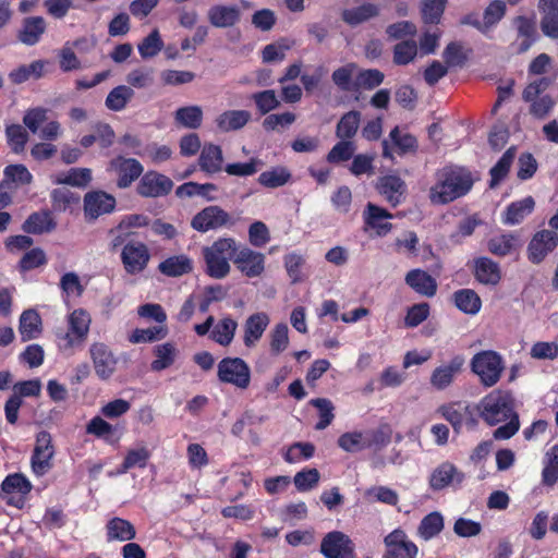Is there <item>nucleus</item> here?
Here are the masks:
<instances>
[{
    "mask_svg": "<svg viewBox=\"0 0 558 558\" xmlns=\"http://www.w3.org/2000/svg\"><path fill=\"white\" fill-rule=\"evenodd\" d=\"M461 483L463 474L451 463H442L432 474L429 483L433 489H442L453 481Z\"/></svg>",
    "mask_w": 558,
    "mask_h": 558,
    "instance_id": "c85d7f7f",
    "label": "nucleus"
},
{
    "mask_svg": "<svg viewBox=\"0 0 558 558\" xmlns=\"http://www.w3.org/2000/svg\"><path fill=\"white\" fill-rule=\"evenodd\" d=\"M387 551L384 558H415L417 547L405 539V534L395 530L385 538Z\"/></svg>",
    "mask_w": 558,
    "mask_h": 558,
    "instance_id": "f3484780",
    "label": "nucleus"
},
{
    "mask_svg": "<svg viewBox=\"0 0 558 558\" xmlns=\"http://www.w3.org/2000/svg\"><path fill=\"white\" fill-rule=\"evenodd\" d=\"M405 282L415 292H417L422 295L430 298L436 294V291H437L436 280L424 270L413 269V270L409 271L405 276Z\"/></svg>",
    "mask_w": 558,
    "mask_h": 558,
    "instance_id": "b1692460",
    "label": "nucleus"
},
{
    "mask_svg": "<svg viewBox=\"0 0 558 558\" xmlns=\"http://www.w3.org/2000/svg\"><path fill=\"white\" fill-rule=\"evenodd\" d=\"M156 360L150 364V368L154 372H160L170 367L175 360L177 349L173 343L166 342L163 344L156 345L154 349Z\"/></svg>",
    "mask_w": 558,
    "mask_h": 558,
    "instance_id": "ea45409f",
    "label": "nucleus"
},
{
    "mask_svg": "<svg viewBox=\"0 0 558 558\" xmlns=\"http://www.w3.org/2000/svg\"><path fill=\"white\" fill-rule=\"evenodd\" d=\"M517 246V236L513 234H501L498 236L492 238L487 242L488 251L496 256H507L512 251L515 250Z\"/></svg>",
    "mask_w": 558,
    "mask_h": 558,
    "instance_id": "09e8293b",
    "label": "nucleus"
},
{
    "mask_svg": "<svg viewBox=\"0 0 558 558\" xmlns=\"http://www.w3.org/2000/svg\"><path fill=\"white\" fill-rule=\"evenodd\" d=\"M463 364L464 359L461 355H457L448 364L435 368L430 376V385L437 390L446 389L462 371Z\"/></svg>",
    "mask_w": 558,
    "mask_h": 558,
    "instance_id": "6ab92c4d",
    "label": "nucleus"
},
{
    "mask_svg": "<svg viewBox=\"0 0 558 558\" xmlns=\"http://www.w3.org/2000/svg\"><path fill=\"white\" fill-rule=\"evenodd\" d=\"M174 122L183 128L196 130L203 122V110L199 106L181 107L174 112Z\"/></svg>",
    "mask_w": 558,
    "mask_h": 558,
    "instance_id": "72a5a7b5",
    "label": "nucleus"
},
{
    "mask_svg": "<svg viewBox=\"0 0 558 558\" xmlns=\"http://www.w3.org/2000/svg\"><path fill=\"white\" fill-rule=\"evenodd\" d=\"M470 171L463 168H444L438 173V182L429 191L434 204H447L465 195L473 186Z\"/></svg>",
    "mask_w": 558,
    "mask_h": 558,
    "instance_id": "f03ea898",
    "label": "nucleus"
},
{
    "mask_svg": "<svg viewBox=\"0 0 558 558\" xmlns=\"http://www.w3.org/2000/svg\"><path fill=\"white\" fill-rule=\"evenodd\" d=\"M223 155L220 146L206 144L199 155L198 165L207 173H217L221 171Z\"/></svg>",
    "mask_w": 558,
    "mask_h": 558,
    "instance_id": "bb28decb",
    "label": "nucleus"
},
{
    "mask_svg": "<svg viewBox=\"0 0 558 558\" xmlns=\"http://www.w3.org/2000/svg\"><path fill=\"white\" fill-rule=\"evenodd\" d=\"M41 319L35 310H26L20 317L19 330L22 341H29L40 333Z\"/></svg>",
    "mask_w": 558,
    "mask_h": 558,
    "instance_id": "c756f323",
    "label": "nucleus"
},
{
    "mask_svg": "<svg viewBox=\"0 0 558 558\" xmlns=\"http://www.w3.org/2000/svg\"><path fill=\"white\" fill-rule=\"evenodd\" d=\"M154 73L151 68H138L126 75V82L130 87L148 88L154 84Z\"/></svg>",
    "mask_w": 558,
    "mask_h": 558,
    "instance_id": "680f3d73",
    "label": "nucleus"
},
{
    "mask_svg": "<svg viewBox=\"0 0 558 558\" xmlns=\"http://www.w3.org/2000/svg\"><path fill=\"white\" fill-rule=\"evenodd\" d=\"M150 459V451L147 447L142 446L138 448H131L126 451L125 458L119 469L116 471V474H124L130 469L146 468L148 461Z\"/></svg>",
    "mask_w": 558,
    "mask_h": 558,
    "instance_id": "473e14b6",
    "label": "nucleus"
},
{
    "mask_svg": "<svg viewBox=\"0 0 558 558\" xmlns=\"http://www.w3.org/2000/svg\"><path fill=\"white\" fill-rule=\"evenodd\" d=\"M289 328L286 323H280L275 326L270 332V351L274 355L283 352L289 344Z\"/></svg>",
    "mask_w": 558,
    "mask_h": 558,
    "instance_id": "6e6d98bb",
    "label": "nucleus"
},
{
    "mask_svg": "<svg viewBox=\"0 0 558 558\" xmlns=\"http://www.w3.org/2000/svg\"><path fill=\"white\" fill-rule=\"evenodd\" d=\"M385 74L377 69L360 70L353 82V90H372L383 84Z\"/></svg>",
    "mask_w": 558,
    "mask_h": 558,
    "instance_id": "a19ab883",
    "label": "nucleus"
},
{
    "mask_svg": "<svg viewBox=\"0 0 558 558\" xmlns=\"http://www.w3.org/2000/svg\"><path fill=\"white\" fill-rule=\"evenodd\" d=\"M548 464L543 470V483L553 486L558 480V445H555L548 452Z\"/></svg>",
    "mask_w": 558,
    "mask_h": 558,
    "instance_id": "774afa93",
    "label": "nucleus"
},
{
    "mask_svg": "<svg viewBox=\"0 0 558 558\" xmlns=\"http://www.w3.org/2000/svg\"><path fill=\"white\" fill-rule=\"evenodd\" d=\"M163 47L158 29H154L138 44V52L143 59L157 56Z\"/></svg>",
    "mask_w": 558,
    "mask_h": 558,
    "instance_id": "13d9d810",
    "label": "nucleus"
},
{
    "mask_svg": "<svg viewBox=\"0 0 558 558\" xmlns=\"http://www.w3.org/2000/svg\"><path fill=\"white\" fill-rule=\"evenodd\" d=\"M438 412L452 425L457 433L460 432L465 416L470 413L469 407L461 403L441 405Z\"/></svg>",
    "mask_w": 558,
    "mask_h": 558,
    "instance_id": "c03bdc74",
    "label": "nucleus"
},
{
    "mask_svg": "<svg viewBox=\"0 0 558 558\" xmlns=\"http://www.w3.org/2000/svg\"><path fill=\"white\" fill-rule=\"evenodd\" d=\"M447 0H424L422 19L426 24H438L445 11Z\"/></svg>",
    "mask_w": 558,
    "mask_h": 558,
    "instance_id": "5fc2aeb1",
    "label": "nucleus"
},
{
    "mask_svg": "<svg viewBox=\"0 0 558 558\" xmlns=\"http://www.w3.org/2000/svg\"><path fill=\"white\" fill-rule=\"evenodd\" d=\"M5 136L13 153L24 151L28 142V133L21 124H10L5 128Z\"/></svg>",
    "mask_w": 558,
    "mask_h": 558,
    "instance_id": "8fccbe9b",
    "label": "nucleus"
},
{
    "mask_svg": "<svg viewBox=\"0 0 558 558\" xmlns=\"http://www.w3.org/2000/svg\"><path fill=\"white\" fill-rule=\"evenodd\" d=\"M217 376L221 383L246 389L251 383L248 365L240 357H225L218 363Z\"/></svg>",
    "mask_w": 558,
    "mask_h": 558,
    "instance_id": "39448f33",
    "label": "nucleus"
},
{
    "mask_svg": "<svg viewBox=\"0 0 558 558\" xmlns=\"http://www.w3.org/2000/svg\"><path fill=\"white\" fill-rule=\"evenodd\" d=\"M110 169L118 174L117 185L129 187L143 173V166L134 158L119 156L110 161Z\"/></svg>",
    "mask_w": 558,
    "mask_h": 558,
    "instance_id": "9b49d317",
    "label": "nucleus"
},
{
    "mask_svg": "<svg viewBox=\"0 0 558 558\" xmlns=\"http://www.w3.org/2000/svg\"><path fill=\"white\" fill-rule=\"evenodd\" d=\"M54 454L51 435L43 430L36 437V446L32 457V469L38 476L44 475L51 468L50 460Z\"/></svg>",
    "mask_w": 558,
    "mask_h": 558,
    "instance_id": "1a4fd4ad",
    "label": "nucleus"
},
{
    "mask_svg": "<svg viewBox=\"0 0 558 558\" xmlns=\"http://www.w3.org/2000/svg\"><path fill=\"white\" fill-rule=\"evenodd\" d=\"M51 201L54 210L65 211L72 204L80 203V195L66 187H59L51 192Z\"/></svg>",
    "mask_w": 558,
    "mask_h": 558,
    "instance_id": "603ef678",
    "label": "nucleus"
},
{
    "mask_svg": "<svg viewBox=\"0 0 558 558\" xmlns=\"http://www.w3.org/2000/svg\"><path fill=\"white\" fill-rule=\"evenodd\" d=\"M135 93L132 87L119 85L110 90L106 98V107L112 111H121L133 99Z\"/></svg>",
    "mask_w": 558,
    "mask_h": 558,
    "instance_id": "c9c22d12",
    "label": "nucleus"
},
{
    "mask_svg": "<svg viewBox=\"0 0 558 558\" xmlns=\"http://www.w3.org/2000/svg\"><path fill=\"white\" fill-rule=\"evenodd\" d=\"M320 553L326 558H353L354 544L343 532L332 531L323 537Z\"/></svg>",
    "mask_w": 558,
    "mask_h": 558,
    "instance_id": "423d86ee",
    "label": "nucleus"
},
{
    "mask_svg": "<svg viewBox=\"0 0 558 558\" xmlns=\"http://www.w3.org/2000/svg\"><path fill=\"white\" fill-rule=\"evenodd\" d=\"M252 99L254 100L259 113L263 116L280 106V100L272 89L254 93L252 95Z\"/></svg>",
    "mask_w": 558,
    "mask_h": 558,
    "instance_id": "864d4df0",
    "label": "nucleus"
},
{
    "mask_svg": "<svg viewBox=\"0 0 558 558\" xmlns=\"http://www.w3.org/2000/svg\"><path fill=\"white\" fill-rule=\"evenodd\" d=\"M290 179V171L284 167H278L260 173L258 182L265 187L276 189L288 183Z\"/></svg>",
    "mask_w": 558,
    "mask_h": 558,
    "instance_id": "49530a36",
    "label": "nucleus"
},
{
    "mask_svg": "<svg viewBox=\"0 0 558 558\" xmlns=\"http://www.w3.org/2000/svg\"><path fill=\"white\" fill-rule=\"evenodd\" d=\"M515 154L517 148L514 146L509 147L497 161V163L490 169V187L498 185V183L508 174L509 169L514 160Z\"/></svg>",
    "mask_w": 558,
    "mask_h": 558,
    "instance_id": "79ce46f5",
    "label": "nucleus"
},
{
    "mask_svg": "<svg viewBox=\"0 0 558 558\" xmlns=\"http://www.w3.org/2000/svg\"><path fill=\"white\" fill-rule=\"evenodd\" d=\"M474 276L483 284L496 286L501 279V271L496 262L488 257H478L474 260Z\"/></svg>",
    "mask_w": 558,
    "mask_h": 558,
    "instance_id": "4be33fe9",
    "label": "nucleus"
},
{
    "mask_svg": "<svg viewBox=\"0 0 558 558\" xmlns=\"http://www.w3.org/2000/svg\"><path fill=\"white\" fill-rule=\"evenodd\" d=\"M238 323L231 317H225L214 327L210 338L220 345H229L235 335Z\"/></svg>",
    "mask_w": 558,
    "mask_h": 558,
    "instance_id": "4c0bfd02",
    "label": "nucleus"
},
{
    "mask_svg": "<svg viewBox=\"0 0 558 558\" xmlns=\"http://www.w3.org/2000/svg\"><path fill=\"white\" fill-rule=\"evenodd\" d=\"M70 331L65 335V338L69 340V344L73 345L72 336L78 341H83L89 330L90 325V316L84 310H75L69 317Z\"/></svg>",
    "mask_w": 558,
    "mask_h": 558,
    "instance_id": "cd10ccee",
    "label": "nucleus"
},
{
    "mask_svg": "<svg viewBox=\"0 0 558 558\" xmlns=\"http://www.w3.org/2000/svg\"><path fill=\"white\" fill-rule=\"evenodd\" d=\"M251 120V113L246 110H228L219 114L215 123L219 131L227 133L244 128Z\"/></svg>",
    "mask_w": 558,
    "mask_h": 558,
    "instance_id": "393cba45",
    "label": "nucleus"
},
{
    "mask_svg": "<svg viewBox=\"0 0 558 558\" xmlns=\"http://www.w3.org/2000/svg\"><path fill=\"white\" fill-rule=\"evenodd\" d=\"M45 62L37 60L28 65H22L9 75L14 84H22L31 77L40 78L44 75Z\"/></svg>",
    "mask_w": 558,
    "mask_h": 558,
    "instance_id": "de8ad7c7",
    "label": "nucleus"
},
{
    "mask_svg": "<svg viewBox=\"0 0 558 558\" xmlns=\"http://www.w3.org/2000/svg\"><path fill=\"white\" fill-rule=\"evenodd\" d=\"M378 8L372 3H364L357 8L345 9L341 13L342 21L350 26H357L378 15Z\"/></svg>",
    "mask_w": 558,
    "mask_h": 558,
    "instance_id": "2f4dec72",
    "label": "nucleus"
},
{
    "mask_svg": "<svg viewBox=\"0 0 558 558\" xmlns=\"http://www.w3.org/2000/svg\"><path fill=\"white\" fill-rule=\"evenodd\" d=\"M90 355L95 372L101 379H108L116 372L117 359L104 343H94L90 347Z\"/></svg>",
    "mask_w": 558,
    "mask_h": 558,
    "instance_id": "dca6fc26",
    "label": "nucleus"
},
{
    "mask_svg": "<svg viewBox=\"0 0 558 558\" xmlns=\"http://www.w3.org/2000/svg\"><path fill=\"white\" fill-rule=\"evenodd\" d=\"M149 257L148 248L143 243H128L121 254L124 268L129 274L143 271Z\"/></svg>",
    "mask_w": 558,
    "mask_h": 558,
    "instance_id": "4468645a",
    "label": "nucleus"
},
{
    "mask_svg": "<svg viewBox=\"0 0 558 558\" xmlns=\"http://www.w3.org/2000/svg\"><path fill=\"white\" fill-rule=\"evenodd\" d=\"M377 190L393 207L404 201L407 184L398 175H384L378 179Z\"/></svg>",
    "mask_w": 558,
    "mask_h": 558,
    "instance_id": "a211bd4d",
    "label": "nucleus"
},
{
    "mask_svg": "<svg viewBox=\"0 0 558 558\" xmlns=\"http://www.w3.org/2000/svg\"><path fill=\"white\" fill-rule=\"evenodd\" d=\"M338 446L347 452H357L366 449L364 432H349L338 438Z\"/></svg>",
    "mask_w": 558,
    "mask_h": 558,
    "instance_id": "bf43d9fd",
    "label": "nucleus"
},
{
    "mask_svg": "<svg viewBox=\"0 0 558 558\" xmlns=\"http://www.w3.org/2000/svg\"><path fill=\"white\" fill-rule=\"evenodd\" d=\"M355 149V145L352 141L341 140L327 154L326 159L329 163L348 161L353 157Z\"/></svg>",
    "mask_w": 558,
    "mask_h": 558,
    "instance_id": "3c124183",
    "label": "nucleus"
},
{
    "mask_svg": "<svg viewBox=\"0 0 558 558\" xmlns=\"http://www.w3.org/2000/svg\"><path fill=\"white\" fill-rule=\"evenodd\" d=\"M557 245V232L551 230H542L533 236L529 244V259L534 264H539L548 253L556 248Z\"/></svg>",
    "mask_w": 558,
    "mask_h": 558,
    "instance_id": "ddd939ff",
    "label": "nucleus"
},
{
    "mask_svg": "<svg viewBox=\"0 0 558 558\" xmlns=\"http://www.w3.org/2000/svg\"><path fill=\"white\" fill-rule=\"evenodd\" d=\"M233 263L245 276L254 278L265 269V255L248 247L235 248Z\"/></svg>",
    "mask_w": 558,
    "mask_h": 558,
    "instance_id": "f8f14e48",
    "label": "nucleus"
},
{
    "mask_svg": "<svg viewBox=\"0 0 558 558\" xmlns=\"http://www.w3.org/2000/svg\"><path fill=\"white\" fill-rule=\"evenodd\" d=\"M310 403L313 407L317 408L318 411H319L320 420L316 424L315 428L317 430L325 429L328 425H330V423L332 422V420L335 417V415H333V410H335L333 404L331 403L330 400L325 399V398L312 399L310 401Z\"/></svg>",
    "mask_w": 558,
    "mask_h": 558,
    "instance_id": "e2e57ef3",
    "label": "nucleus"
},
{
    "mask_svg": "<svg viewBox=\"0 0 558 558\" xmlns=\"http://www.w3.org/2000/svg\"><path fill=\"white\" fill-rule=\"evenodd\" d=\"M365 497L372 501H378L388 506H396L399 501L397 492L386 486H374L365 492Z\"/></svg>",
    "mask_w": 558,
    "mask_h": 558,
    "instance_id": "69168bd1",
    "label": "nucleus"
},
{
    "mask_svg": "<svg viewBox=\"0 0 558 558\" xmlns=\"http://www.w3.org/2000/svg\"><path fill=\"white\" fill-rule=\"evenodd\" d=\"M361 122V112L352 110L344 113L336 128V136L340 140L350 141L355 136Z\"/></svg>",
    "mask_w": 558,
    "mask_h": 558,
    "instance_id": "f704fd0d",
    "label": "nucleus"
},
{
    "mask_svg": "<svg viewBox=\"0 0 558 558\" xmlns=\"http://www.w3.org/2000/svg\"><path fill=\"white\" fill-rule=\"evenodd\" d=\"M57 223L54 222L51 214L47 210L33 213L23 222L22 230L26 233L43 234L51 232L56 229Z\"/></svg>",
    "mask_w": 558,
    "mask_h": 558,
    "instance_id": "a878e982",
    "label": "nucleus"
},
{
    "mask_svg": "<svg viewBox=\"0 0 558 558\" xmlns=\"http://www.w3.org/2000/svg\"><path fill=\"white\" fill-rule=\"evenodd\" d=\"M235 241L223 238L203 248L206 274L215 279H223L230 272V259H234Z\"/></svg>",
    "mask_w": 558,
    "mask_h": 558,
    "instance_id": "7ed1b4c3",
    "label": "nucleus"
},
{
    "mask_svg": "<svg viewBox=\"0 0 558 558\" xmlns=\"http://www.w3.org/2000/svg\"><path fill=\"white\" fill-rule=\"evenodd\" d=\"M47 31V22L43 16H27L21 22L16 32L17 40L25 46H35Z\"/></svg>",
    "mask_w": 558,
    "mask_h": 558,
    "instance_id": "2eb2a0df",
    "label": "nucleus"
},
{
    "mask_svg": "<svg viewBox=\"0 0 558 558\" xmlns=\"http://www.w3.org/2000/svg\"><path fill=\"white\" fill-rule=\"evenodd\" d=\"M392 218V215L373 203H368L364 210V221L367 228L376 231L379 236L386 235L391 231L392 225L387 219Z\"/></svg>",
    "mask_w": 558,
    "mask_h": 558,
    "instance_id": "aec40b11",
    "label": "nucleus"
},
{
    "mask_svg": "<svg viewBox=\"0 0 558 558\" xmlns=\"http://www.w3.org/2000/svg\"><path fill=\"white\" fill-rule=\"evenodd\" d=\"M456 306L466 313V314H476L480 312L482 306V301L478 294L471 289H462L453 294Z\"/></svg>",
    "mask_w": 558,
    "mask_h": 558,
    "instance_id": "e433bc0d",
    "label": "nucleus"
},
{
    "mask_svg": "<svg viewBox=\"0 0 558 558\" xmlns=\"http://www.w3.org/2000/svg\"><path fill=\"white\" fill-rule=\"evenodd\" d=\"M3 173L4 179L0 183L1 189H11L12 185L19 186L29 184L33 180V177L28 169L21 163L10 165L5 167Z\"/></svg>",
    "mask_w": 558,
    "mask_h": 558,
    "instance_id": "7c9ffc66",
    "label": "nucleus"
},
{
    "mask_svg": "<svg viewBox=\"0 0 558 558\" xmlns=\"http://www.w3.org/2000/svg\"><path fill=\"white\" fill-rule=\"evenodd\" d=\"M107 530L109 539H118L120 542L131 541L136 535L133 524L121 518L111 519L107 524Z\"/></svg>",
    "mask_w": 558,
    "mask_h": 558,
    "instance_id": "58836bf2",
    "label": "nucleus"
},
{
    "mask_svg": "<svg viewBox=\"0 0 558 558\" xmlns=\"http://www.w3.org/2000/svg\"><path fill=\"white\" fill-rule=\"evenodd\" d=\"M417 54V45L414 40H404L395 46L393 62L405 65L414 60Z\"/></svg>",
    "mask_w": 558,
    "mask_h": 558,
    "instance_id": "052dcab7",
    "label": "nucleus"
},
{
    "mask_svg": "<svg viewBox=\"0 0 558 558\" xmlns=\"http://www.w3.org/2000/svg\"><path fill=\"white\" fill-rule=\"evenodd\" d=\"M535 202L529 196L522 201L512 203L506 213L505 222L510 225L519 223L523 218L529 215L534 208Z\"/></svg>",
    "mask_w": 558,
    "mask_h": 558,
    "instance_id": "a18cd8bd",
    "label": "nucleus"
},
{
    "mask_svg": "<svg viewBox=\"0 0 558 558\" xmlns=\"http://www.w3.org/2000/svg\"><path fill=\"white\" fill-rule=\"evenodd\" d=\"M114 207L116 198L104 191H92L84 196V216L87 222L113 211Z\"/></svg>",
    "mask_w": 558,
    "mask_h": 558,
    "instance_id": "6e6552de",
    "label": "nucleus"
},
{
    "mask_svg": "<svg viewBox=\"0 0 558 558\" xmlns=\"http://www.w3.org/2000/svg\"><path fill=\"white\" fill-rule=\"evenodd\" d=\"M173 187L171 179L156 171L146 172L137 185V193L143 197L168 195Z\"/></svg>",
    "mask_w": 558,
    "mask_h": 558,
    "instance_id": "9d476101",
    "label": "nucleus"
},
{
    "mask_svg": "<svg viewBox=\"0 0 558 558\" xmlns=\"http://www.w3.org/2000/svg\"><path fill=\"white\" fill-rule=\"evenodd\" d=\"M357 70L356 63H348L343 66L336 69L332 72L331 80L341 90H352L353 86L350 85L354 72Z\"/></svg>",
    "mask_w": 558,
    "mask_h": 558,
    "instance_id": "0e129e2a",
    "label": "nucleus"
},
{
    "mask_svg": "<svg viewBox=\"0 0 558 558\" xmlns=\"http://www.w3.org/2000/svg\"><path fill=\"white\" fill-rule=\"evenodd\" d=\"M442 58L448 68L463 66L466 61V56L463 52V46L458 41H451L447 45L442 52Z\"/></svg>",
    "mask_w": 558,
    "mask_h": 558,
    "instance_id": "338daca9",
    "label": "nucleus"
},
{
    "mask_svg": "<svg viewBox=\"0 0 558 558\" xmlns=\"http://www.w3.org/2000/svg\"><path fill=\"white\" fill-rule=\"evenodd\" d=\"M228 223H233L231 216L221 207L213 205L197 213L192 218L191 227L198 232H207L222 228Z\"/></svg>",
    "mask_w": 558,
    "mask_h": 558,
    "instance_id": "0eeeda50",
    "label": "nucleus"
},
{
    "mask_svg": "<svg viewBox=\"0 0 558 558\" xmlns=\"http://www.w3.org/2000/svg\"><path fill=\"white\" fill-rule=\"evenodd\" d=\"M505 365L499 353L485 350L476 353L471 360V371L480 378V383L489 388L501 378Z\"/></svg>",
    "mask_w": 558,
    "mask_h": 558,
    "instance_id": "20e7f679",
    "label": "nucleus"
},
{
    "mask_svg": "<svg viewBox=\"0 0 558 558\" xmlns=\"http://www.w3.org/2000/svg\"><path fill=\"white\" fill-rule=\"evenodd\" d=\"M442 527L444 520L441 514L438 512H432L422 520L418 526V532L423 538L429 539L439 534Z\"/></svg>",
    "mask_w": 558,
    "mask_h": 558,
    "instance_id": "4d7b16f0",
    "label": "nucleus"
},
{
    "mask_svg": "<svg viewBox=\"0 0 558 558\" xmlns=\"http://www.w3.org/2000/svg\"><path fill=\"white\" fill-rule=\"evenodd\" d=\"M158 269L163 275L179 277L191 271V260L183 256H172L159 264Z\"/></svg>",
    "mask_w": 558,
    "mask_h": 558,
    "instance_id": "37998d69",
    "label": "nucleus"
},
{
    "mask_svg": "<svg viewBox=\"0 0 558 558\" xmlns=\"http://www.w3.org/2000/svg\"><path fill=\"white\" fill-rule=\"evenodd\" d=\"M241 17L240 9L236 5H213L207 12L209 23L217 28H228L235 25Z\"/></svg>",
    "mask_w": 558,
    "mask_h": 558,
    "instance_id": "412c9836",
    "label": "nucleus"
},
{
    "mask_svg": "<svg viewBox=\"0 0 558 558\" xmlns=\"http://www.w3.org/2000/svg\"><path fill=\"white\" fill-rule=\"evenodd\" d=\"M478 411L483 421L490 426L508 421L494 430L495 439H509L519 430V415L514 411V399L509 391H492L482 399Z\"/></svg>",
    "mask_w": 558,
    "mask_h": 558,
    "instance_id": "f257e3e1",
    "label": "nucleus"
},
{
    "mask_svg": "<svg viewBox=\"0 0 558 558\" xmlns=\"http://www.w3.org/2000/svg\"><path fill=\"white\" fill-rule=\"evenodd\" d=\"M269 324V317L266 313L259 312L248 316L244 324V344L248 348L262 338Z\"/></svg>",
    "mask_w": 558,
    "mask_h": 558,
    "instance_id": "5701e85b",
    "label": "nucleus"
}]
</instances>
